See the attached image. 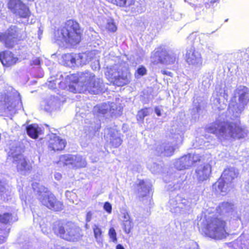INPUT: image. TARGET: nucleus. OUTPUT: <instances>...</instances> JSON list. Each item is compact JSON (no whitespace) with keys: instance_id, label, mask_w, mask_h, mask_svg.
<instances>
[{"instance_id":"9","label":"nucleus","mask_w":249,"mask_h":249,"mask_svg":"<svg viewBox=\"0 0 249 249\" xmlns=\"http://www.w3.org/2000/svg\"><path fill=\"white\" fill-rule=\"evenodd\" d=\"M67 142L65 139L57 136L56 134H52L47 142L48 149L53 152L63 151Z\"/></svg>"},{"instance_id":"42","label":"nucleus","mask_w":249,"mask_h":249,"mask_svg":"<svg viewBox=\"0 0 249 249\" xmlns=\"http://www.w3.org/2000/svg\"><path fill=\"white\" fill-rule=\"evenodd\" d=\"M161 73L163 74V75H167V76H170V77H172V73L170 71H167L165 70H162L161 71Z\"/></svg>"},{"instance_id":"17","label":"nucleus","mask_w":249,"mask_h":249,"mask_svg":"<svg viewBox=\"0 0 249 249\" xmlns=\"http://www.w3.org/2000/svg\"><path fill=\"white\" fill-rule=\"evenodd\" d=\"M131 77V73L127 69V71L122 72L121 75H118L114 78L113 83L118 87H123L129 83Z\"/></svg>"},{"instance_id":"18","label":"nucleus","mask_w":249,"mask_h":249,"mask_svg":"<svg viewBox=\"0 0 249 249\" xmlns=\"http://www.w3.org/2000/svg\"><path fill=\"white\" fill-rule=\"evenodd\" d=\"M190 159L188 154L178 159L175 162L177 169L180 171L184 170L192 166Z\"/></svg>"},{"instance_id":"25","label":"nucleus","mask_w":249,"mask_h":249,"mask_svg":"<svg viewBox=\"0 0 249 249\" xmlns=\"http://www.w3.org/2000/svg\"><path fill=\"white\" fill-rule=\"evenodd\" d=\"M23 3L21 0H9L7 7L14 14H15Z\"/></svg>"},{"instance_id":"23","label":"nucleus","mask_w":249,"mask_h":249,"mask_svg":"<svg viewBox=\"0 0 249 249\" xmlns=\"http://www.w3.org/2000/svg\"><path fill=\"white\" fill-rule=\"evenodd\" d=\"M15 15L20 18L28 19L31 17V12L29 8L23 3Z\"/></svg>"},{"instance_id":"4","label":"nucleus","mask_w":249,"mask_h":249,"mask_svg":"<svg viewBox=\"0 0 249 249\" xmlns=\"http://www.w3.org/2000/svg\"><path fill=\"white\" fill-rule=\"evenodd\" d=\"M78 78L81 82V85L76 83L75 86L69 85L70 91L73 93H84L88 91L91 94H96L99 90V83L93 73L89 71L83 72L80 73Z\"/></svg>"},{"instance_id":"43","label":"nucleus","mask_w":249,"mask_h":249,"mask_svg":"<svg viewBox=\"0 0 249 249\" xmlns=\"http://www.w3.org/2000/svg\"><path fill=\"white\" fill-rule=\"evenodd\" d=\"M155 111L156 113L157 114V115L158 116H161L160 110L158 107L155 108Z\"/></svg>"},{"instance_id":"22","label":"nucleus","mask_w":249,"mask_h":249,"mask_svg":"<svg viewBox=\"0 0 249 249\" xmlns=\"http://www.w3.org/2000/svg\"><path fill=\"white\" fill-rule=\"evenodd\" d=\"M110 134V143L112 147L117 148L122 143V140L118 136V130L110 128L109 129Z\"/></svg>"},{"instance_id":"8","label":"nucleus","mask_w":249,"mask_h":249,"mask_svg":"<svg viewBox=\"0 0 249 249\" xmlns=\"http://www.w3.org/2000/svg\"><path fill=\"white\" fill-rule=\"evenodd\" d=\"M39 200L43 206L55 212H60L64 208L63 202L59 201L52 193L43 195Z\"/></svg>"},{"instance_id":"45","label":"nucleus","mask_w":249,"mask_h":249,"mask_svg":"<svg viewBox=\"0 0 249 249\" xmlns=\"http://www.w3.org/2000/svg\"><path fill=\"white\" fill-rule=\"evenodd\" d=\"M215 2V1H211V3H213V2Z\"/></svg>"},{"instance_id":"13","label":"nucleus","mask_w":249,"mask_h":249,"mask_svg":"<svg viewBox=\"0 0 249 249\" xmlns=\"http://www.w3.org/2000/svg\"><path fill=\"white\" fill-rule=\"evenodd\" d=\"M18 60V58L15 56L11 52L8 51L0 52V61L4 66L11 67L15 65Z\"/></svg>"},{"instance_id":"7","label":"nucleus","mask_w":249,"mask_h":249,"mask_svg":"<svg viewBox=\"0 0 249 249\" xmlns=\"http://www.w3.org/2000/svg\"><path fill=\"white\" fill-rule=\"evenodd\" d=\"M17 220L11 213H0V244L6 241L10 232V226Z\"/></svg>"},{"instance_id":"31","label":"nucleus","mask_w":249,"mask_h":249,"mask_svg":"<svg viewBox=\"0 0 249 249\" xmlns=\"http://www.w3.org/2000/svg\"><path fill=\"white\" fill-rule=\"evenodd\" d=\"M148 107H144L140 110L137 114V120L141 121H143L144 117L149 115L148 111Z\"/></svg>"},{"instance_id":"33","label":"nucleus","mask_w":249,"mask_h":249,"mask_svg":"<svg viewBox=\"0 0 249 249\" xmlns=\"http://www.w3.org/2000/svg\"><path fill=\"white\" fill-rule=\"evenodd\" d=\"M133 228V224L130 220H126L124 221L123 224V229L124 231L127 233H129Z\"/></svg>"},{"instance_id":"19","label":"nucleus","mask_w":249,"mask_h":249,"mask_svg":"<svg viewBox=\"0 0 249 249\" xmlns=\"http://www.w3.org/2000/svg\"><path fill=\"white\" fill-rule=\"evenodd\" d=\"M137 187L140 198H143L149 195L151 187L146 184L144 180H139Z\"/></svg>"},{"instance_id":"34","label":"nucleus","mask_w":249,"mask_h":249,"mask_svg":"<svg viewBox=\"0 0 249 249\" xmlns=\"http://www.w3.org/2000/svg\"><path fill=\"white\" fill-rule=\"evenodd\" d=\"M217 184V188L220 192H226L227 190V188H225L226 181H225L222 178H220L215 184Z\"/></svg>"},{"instance_id":"28","label":"nucleus","mask_w":249,"mask_h":249,"mask_svg":"<svg viewBox=\"0 0 249 249\" xmlns=\"http://www.w3.org/2000/svg\"><path fill=\"white\" fill-rule=\"evenodd\" d=\"M220 212L229 213L233 210V204L228 202H223L221 203L218 208Z\"/></svg>"},{"instance_id":"27","label":"nucleus","mask_w":249,"mask_h":249,"mask_svg":"<svg viewBox=\"0 0 249 249\" xmlns=\"http://www.w3.org/2000/svg\"><path fill=\"white\" fill-rule=\"evenodd\" d=\"M74 155L64 154L60 156L59 162L65 165H72L74 163Z\"/></svg>"},{"instance_id":"32","label":"nucleus","mask_w":249,"mask_h":249,"mask_svg":"<svg viewBox=\"0 0 249 249\" xmlns=\"http://www.w3.org/2000/svg\"><path fill=\"white\" fill-rule=\"evenodd\" d=\"M188 155L189 159H190V160H191L192 166L200 162L201 160L202 157L199 154L188 153Z\"/></svg>"},{"instance_id":"36","label":"nucleus","mask_w":249,"mask_h":249,"mask_svg":"<svg viewBox=\"0 0 249 249\" xmlns=\"http://www.w3.org/2000/svg\"><path fill=\"white\" fill-rule=\"evenodd\" d=\"M147 72V70L146 68L143 66H141L135 72V76L136 77L138 76H142L146 74Z\"/></svg>"},{"instance_id":"35","label":"nucleus","mask_w":249,"mask_h":249,"mask_svg":"<svg viewBox=\"0 0 249 249\" xmlns=\"http://www.w3.org/2000/svg\"><path fill=\"white\" fill-rule=\"evenodd\" d=\"M106 29L111 32H114L117 30V28L113 20L111 19L107 22L106 25Z\"/></svg>"},{"instance_id":"16","label":"nucleus","mask_w":249,"mask_h":249,"mask_svg":"<svg viewBox=\"0 0 249 249\" xmlns=\"http://www.w3.org/2000/svg\"><path fill=\"white\" fill-rule=\"evenodd\" d=\"M235 93L238 94V101L240 105L245 106L249 101V89L244 86H240L235 90Z\"/></svg>"},{"instance_id":"44","label":"nucleus","mask_w":249,"mask_h":249,"mask_svg":"<svg viewBox=\"0 0 249 249\" xmlns=\"http://www.w3.org/2000/svg\"><path fill=\"white\" fill-rule=\"evenodd\" d=\"M116 249H125L121 244H118L116 246Z\"/></svg>"},{"instance_id":"14","label":"nucleus","mask_w":249,"mask_h":249,"mask_svg":"<svg viewBox=\"0 0 249 249\" xmlns=\"http://www.w3.org/2000/svg\"><path fill=\"white\" fill-rule=\"evenodd\" d=\"M212 172L211 167L207 164L196 170V176L199 183H202L209 179Z\"/></svg>"},{"instance_id":"46","label":"nucleus","mask_w":249,"mask_h":249,"mask_svg":"<svg viewBox=\"0 0 249 249\" xmlns=\"http://www.w3.org/2000/svg\"><path fill=\"white\" fill-rule=\"evenodd\" d=\"M101 128V125H100L98 127V129H100Z\"/></svg>"},{"instance_id":"24","label":"nucleus","mask_w":249,"mask_h":249,"mask_svg":"<svg viewBox=\"0 0 249 249\" xmlns=\"http://www.w3.org/2000/svg\"><path fill=\"white\" fill-rule=\"evenodd\" d=\"M26 130L28 135L31 138L36 139L38 138L40 128L37 125L31 124L27 125Z\"/></svg>"},{"instance_id":"30","label":"nucleus","mask_w":249,"mask_h":249,"mask_svg":"<svg viewBox=\"0 0 249 249\" xmlns=\"http://www.w3.org/2000/svg\"><path fill=\"white\" fill-rule=\"evenodd\" d=\"M108 111L111 116L120 115L122 112V108L117 104L112 103L111 104Z\"/></svg>"},{"instance_id":"15","label":"nucleus","mask_w":249,"mask_h":249,"mask_svg":"<svg viewBox=\"0 0 249 249\" xmlns=\"http://www.w3.org/2000/svg\"><path fill=\"white\" fill-rule=\"evenodd\" d=\"M238 173L233 168H228L225 169L221 176L222 178L226 181L227 188L232 187L233 180L237 178Z\"/></svg>"},{"instance_id":"1","label":"nucleus","mask_w":249,"mask_h":249,"mask_svg":"<svg viewBox=\"0 0 249 249\" xmlns=\"http://www.w3.org/2000/svg\"><path fill=\"white\" fill-rule=\"evenodd\" d=\"M208 133L214 134L218 139L231 141L244 139L248 135V131L240 123L231 122H214L206 127Z\"/></svg>"},{"instance_id":"3","label":"nucleus","mask_w":249,"mask_h":249,"mask_svg":"<svg viewBox=\"0 0 249 249\" xmlns=\"http://www.w3.org/2000/svg\"><path fill=\"white\" fill-rule=\"evenodd\" d=\"M53 233L60 238L69 242H76L81 237V230L73 223L58 220L52 226Z\"/></svg>"},{"instance_id":"40","label":"nucleus","mask_w":249,"mask_h":249,"mask_svg":"<svg viewBox=\"0 0 249 249\" xmlns=\"http://www.w3.org/2000/svg\"><path fill=\"white\" fill-rule=\"evenodd\" d=\"M108 112L107 108H104L103 107H99L98 108L97 112L100 114L105 115Z\"/></svg>"},{"instance_id":"12","label":"nucleus","mask_w":249,"mask_h":249,"mask_svg":"<svg viewBox=\"0 0 249 249\" xmlns=\"http://www.w3.org/2000/svg\"><path fill=\"white\" fill-rule=\"evenodd\" d=\"M226 222L217 217H212L207 222V229L214 232H221L224 230Z\"/></svg>"},{"instance_id":"39","label":"nucleus","mask_w":249,"mask_h":249,"mask_svg":"<svg viewBox=\"0 0 249 249\" xmlns=\"http://www.w3.org/2000/svg\"><path fill=\"white\" fill-rule=\"evenodd\" d=\"M65 57L68 61H70L71 64H74L76 62V59L72 53H68L65 55Z\"/></svg>"},{"instance_id":"2","label":"nucleus","mask_w":249,"mask_h":249,"mask_svg":"<svg viewBox=\"0 0 249 249\" xmlns=\"http://www.w3.org/2000/svg\"><path fill=\"white\" fill-rule=\"evenodd\" d=\"M83 30L75 20H66L57 30L58 40L71 47L80 44L82 40Z\"/></svg>"},{"instance_id":"38","label":"nucleus","mask_w":249,"mask_h":249,"mask_svg":"<svg viewBox=\"0 0 249 249\" xmlns=\"http://www.w3.org/2000/svg\"><path fill=\"white\" fill-rule=\"evenodd\" d=\"M104 209L108 213H110L112 212V206L111 204L109 202H106L104 203Z\"/></svg>"},{"instance_id":"29","label":"nucleus","mask_w":249,"mask_h":249,"mask_svg":"<svg viewBox=\"0 0 249 249\" xmlns=\"http://www.w3.org/2000/svg\"><path fill=\"white\" fill-rule=\"evenodd\" d=\"M87 162L85 158L79 155H74L73 166L77 168L85 167Z\"/></svg>"},{"instance_id":"41","label":"nucleus","mask_w":249,"mask_h":249,"mask_svg":"<svg viewBox=\"0 0 249 249\" xmlns=\"http://www.w3.org/2000/svg\"><path fill=\"white\" fill-rule=\"evenodd\" d=\"M92 217V213L90 212H89L87 213L86 217V221L87 223H88L90 221Z\"/></svg>"},{"instance_id":"20","label":"nucleus","mask_w":249,"mask_h":249,"mask_svg":"<svg viewBox=\"0 0 249 249\" xmlns=\"http://www.w3.org/2000/svg\"><path fill=\"white\" fill-rule=\"evenodd\" d=\"M117 7L130 8L134 6L136 0H106Z\"/></svg>"},{"instance_id":"11","label":"nucleus","mask_w":249,"mask_h":249,"mask_svg":"<svg viewBox=\"0 0 249 249\" xmlns=\"http://www.w3.org/2000/svg\"><path fill=\"white\" fill-rule=\"evenodd\" d=\"M185 60L189 65H201L202 63L200 53L197 52L194 46L186 50Z\"/></svg>"},{"instance_id":"5","label":"nucleus","mask_w":249,"mask_h":249,"mask_svg":"<svg viewBox=\"0 0 249 249\" xmlns=\"http://www.w3.org/2000/svg\"><path fill=\"white\" fill-rule=\"evenodd\" d=\"M151 63L153 66L160 64L163 66H168L178 63V57L172 50H169L165 46L160 45L157 47L152 52Z\"/></svg>"},{"instance_id":"6","label":"nucleus","mask_w":249,"mask_h":249,"mask_svg":"<svg viewBox=\"0 0 249 249\" xmlns=\"http://www.w3.org/2000/svg\"><path fill=\"white\" fill-rule=\"evenodd\" d=\"M26 37V32L16 25H11L5 32H0V42L8 49H13Z\"/></svg>"},{"instance_id":"26","label":"nucleus","mask_w":249,"mask_h":249,"mask_svg":"<svg viewBox=\"0 0 249 249\" xmlns=\"http://www.w3.org/2000/svg\"><path fill=\"white\" fill-rule=\"evenodd\" d=\"M92 230L96 241L98 243H102L103 240V236L101 227L98 225L94 224L92 226Z\"/></svg>"},{"instance_id":"10","label":"nucleus","mask_w":249,"mask_h":249,"mask_svg":"<svg viewBox=\"0 0 249 249\" xmlns=\"http://www.w3.org/2000/svg\"><path fill=\"white\" fill-rule=\"evenodd\" d=\"M13 162L16 165L18 172L26 174L30 172L32 170L30 161L22 154H18L13 156Z\"/></svg>"},{"instance_id":"37","label":"nucleus","mask_w":249,"mask_h":249,"mask_svg":"<svg viewBox=\"0 0 249 249\" xmlns=\"http://www.w3.org/2000/svg\"><path fill=\"white\" fill-rule=\"evenodd\" d=\"M108 236L111 239V241L114 243H116L117 241V234L115 229L113 228H110L108 231Z\"/></svg>"},{"instance_id":"21","label":"nucleus","mask_w":249,"mask_h":249,"mask_svg":"<svg viewBox=\"0 0 249 249\" xmlns=\"http://www.w3.org/2000/svg\"><path fill=\"white\" fill-rule=\"evenodd\" d=\"M3 107L5 111H12L16 109V101L12 97L4 95L3 96Z\"/></svg>"}]
</instances>
